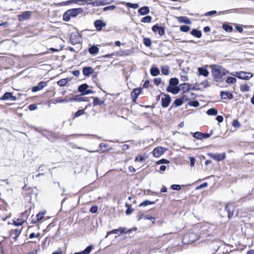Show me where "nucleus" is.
Listing matches in <instances>:
<instances>
[{
    "mask_svg": "<svg viewBox=\"0 0 254 254\" xmlns=\"http://www.w3.org/2000/svg\"><path fill=\"white\" fill-rule=\"evenodd\" d=\"M211 68L214 80L217 82H223L224 79V76L229 73L227 69L218 65H212Z\"/></svg>",
    "mask_w": 254,
    "mask_h": 254,
    "instance_id": "f257e3e1",
    "label": "nucleus"
},
{
    "mask_svg": "<svg viewBox=\"0 0 254 254\" xmlns=\"http://www.w3.org/2000/svg\"><path fill=\"white\" fill-rule=\"evenodd\" d=\"M82 12L83 9L81 7L68 9L64 13L63 19L65 21H69L71 18L75 17Z\"/></svg>",
    "mask_w": 254,
    "mask_h": 254,
    "instance_id": "f03ea898",
    "label": "nucleus"
},
{
    "mask_svg": "<svg viewBox=\"0 0 254 254\" xmlns=\"http://www.w3.org/2000/svg\"><path fill=\"white\" fill-rule=\"evenodd\" d=\"M163 96L161 98V103L162 108H167L171 102V98L169 94L161 93Z\"/></svg>",
    "mask_w": 254,
    "mask_h": 254,
    "instance_id": "7ed1b4c3",
    "label": "nucleus"
},
{
    "mask_svg": "<svg viewBox=\"0 0 254 254\" xmlns=\"http://www.w3.org/2000/svg\"><path fill=\"white\" fill-rule=\"evenodd\" d=\"M22 229L23 227L11 229L9 231V237L12 239L16 240L21 233Z\"/></svg>",
    "mask_w": 254,
    "mask_h": 254,
    "instance_id": "20e7f679",
    "label": "nucleus"
},
{
    "mask_svg": "<svg viewBox=\"0 0 254 254\" xmlns=\"http://www.w3.org/2000/svg\"><path fill=\"white\" fill-rule=\"evenodd\" d=\"M234 75L237 76L239 79L249 80L253 77V74L251 72H248L246 71H239L236 72Z\"/></svg>",
    "mask_w": 254,
    "mask_h": 254,
    "instance_id": "39448f33",
    "label": "nucleus"
},
{
    "mask_svg": "<svg viewBox=\"0 0 254 254\" xmlns=\"http://www.w3.org/2000/svg\"><path fill=\"white\" fill-rule=\"evenodd\" d=\"M207 155L211 159L216 161H222L226 158V153L213 154L212 153H208Z\"/></svg>",
    "mask_w": 254,
    "mask_h": 254,
    "instance_id": "423d86ee",
    "label": "nucleus"
},
{
    "mask_svg": "<svg viewBox=\"0 0 254 254\" xmlns=\"http://www.w3.org/2000/svg\"><path fill=\"white\" fill-rule=\"evenodd\" d=\"M45 213L42 211L39 212L35 217L34 218H32L31 220V224H37L39 225V223L42 220L45 216ZM40 228V226H38V229Z\"/></svg>",
    "mask_w": 254,
    "mask_h": 254,
    "instance_id": "0eeeda50",
    "label": "nucleus"
},
{
    "mask_svg": "<svg viewBox=\"0 0 254 254\" xmlns=\"http://www.w3.org/2000/svg\"><path fill=\"white\" fill-rule=\"evenodd\" d=\"M32 14V12L30 11H26L22 12L21 14L18 15V19L19 21H23L29 19Z\"/></svg>",
    "mask_w": 254,
    "mask_h": 254,
    "instance_id": "6e6552de",
    "label": "nucleus"
},
{
    "mask_svg": "<svg viewBox=\"0 0 254 254\" xmlns=\"http://www.w3.org/2000/svg\"><path fill=\"white\" fill-rule=\"evenodd\" d=\"M48 81H40V82L38 83L37 85L34 86L31 88L32 92H36L40 90H41L48 85Z\"/></svg>",
    "mask_w": 254,
    "mask_h": 254,
    "instance_id": "1a4fd4ad",
    "label": "nucleus"
},
{
    "mask_svg": "<svg viewBox=\"0 0 254 254\" xmlns=\"http://www.w3.org/2000/svg\"><path fill=\"white\" fill-rule=\"evenodd\" d=\"M142 89L141 88H136L133 89L130 94V97L132 101L134 103L136 102L139 95L141 93Z\"/></svg>",
    "mask_w": 254,
    "mask_h": 254,
    "instance_id": "9d476101",
    "label": "nucleus"
},
{
    "mask_svg": "<svg viewBox=\"0 0 254 254\" xmlns=\"http://www.w3.org/2000/svg\"><path fill=\"white\" fill-rule=\"evenodd\" d=\"M152 30L154 32H158L160 36H163L165 33V27L159 26L157 24L154 25L152 27Z\"/></svg>",
    "mask_w": 254,
    "mask_h": 254,
    "instance_id": "9b49d317",
    "label": "nucleus"
},
{
    "mask_svg": "<svg viewBox=\"0 0 254 254\" xmlns=\"http://www.w3.org/2000/svg\"><path fill=\"white\" fill-rule=\"evenodd\" d=\"M81 36L78 34H72L70 37V41L72 45H76L80 42Z\"/></svg>",
    "mask_w": 254,
    "mask_h": 254,
    "instance_id": "f8f14e48",
    "label": "nucleus"
},
{
    "mask_svg": "<svg viewBox=\"0 0 254 254\" xmlns=\"http://www.w3.org/2000/svg\"><path fill=\"white\" fill-rule=\"evenodd\" d=\"M225 209L228 212V217L229 219L232 218L234 210V206L231 204H227L225 205Z\"/></svg>",
    "mask_w": 254,
    "mask_h": 254,
    "instance_id": "ddd939ff",
    "label": "nucleus"
},
{
    "mask_svg": "<svg viewBox=\"0 0 254 254\" xmlns=\"http://www.w3.org/2000/svg\"><path fill=\"white\" fill-rule=\"evenodd\" d=\"M0 99L1 100H11L12 101H15L16 97L13 96L12 93L6 92L0 98Z\"/></svg>",
    "mask_w": 254,
    "mask_h": 254,
    "instance_id": "4468645a",
    "label": "nucleus"
},
{
    "mask_svg": "<svg viewBox=\"0 0 254 254\" xmlns=\"http://www.w3.org/2000/svg\"><path fill=\"white\" fill-rule=\"evenodd\" d=\"M94 25L97 31H101L103 27L106 26V23L102 20H96L94 22Z\"/></svg>",
    "mask_w": 254,
    "mask_h": 254,
    "instance_id": "2eb2a0df",
    "label": "nucleus"
},
{
    "mask_svg": "<svg viewBox=\"0 0 254 254\" xmlns=\"http://www.w3.org/2000/svg\"><path fill=\"white\" fill-rule=\"evenodd\" d=\"M94 72V69L91 66H85L83 68V74L86 77L90 76Z\"/></svg>",
    "mask_w": 254,
    "mask_h": 254,
    "instance_id": "dca6fc26",
    "label": "nucleus"
},
{
    "mask_svg": "<svg viewBox=\"0 0 254 254\" xmlns=\"http://www.w3.org/2000/svg\"><path fill=\"white\" fill-rule=\"evenodd\" d=\"M31 209V208H29V209L25 210L23 212H21L19 218H20L25 223L27 221L28 216L30 213Z\"/></svg>",
    "mask_w": 254,
    "mask_h": 254,
    "instance_id": "f3484780",
    "label": "nucleus"
},
{
    "mask_svg": "<svg viewBox=\"0 0 254 254\" xmlns=\"http://www.w3.org/2000/svg\"><path fill=\"white\" fill-rule=\"evenodd\" d=\"M180 90L181 89L179 86H173L170 85H168L166 88L167 92L173 94H177L180 92Z\"/></svg>",
    "mask_w": 254,
    "mask_h": 254,
    "instance_id": "a211bd4d",
    "label": "nucleus"
},
{
    "mask_svg": "<svg viewBox=\"0 0 254 254\" xmlns=\"http://www.w3.org/2000/svg\"><path fill=\"white\" fill-rule=\"evenodd\" d=\"M163 153V148L160 146L155 148L152 151V154L155 157H159Z\"/></svg>",
    "mask_w": 254,
    "mask_h": 254,
    "instance_id": "6ab92c4d",
    "label": "nucleus"
},
{
    "mask_svg": "<svg viewBox=\"0 0 254 254\" xmlns=\"http://www.w3.org/2000/svg\"><path fill=\"white\" fill-rule=\"evenodd\" d=\"M220 95L222 99H229L231 100L233 98V95L229 91H221Z\"/></svg>",
    "mask_w": 254,
    "mask_h": 254,
    "instance_id": "aec40b11",
    "label": "nucleus"
},
{
    "mask_svg": "<svg viewBox=\"0 0 254 254\" xmlns=\"http://www.w3.org/2000/svg\"><path fill=\"white\" fill-rule=\"evenodd\" d=\"M184 101L182 100L181 98H177L172 103L171 106L170 107V109L180 106L182 105Z\"/></svg>",
    "mask_w": 254,
    "mask_h": 254,
    "instance_id": "412c9836",
    "label": "nucleus"
},
{
    "mask_svg": "<svg viewBox=\"0 0 254 254\" xmlns=\"http://www.w3.org/2000/svg\"><path fill=\"white\" fill-rule=\"evenodd\" d=\"M89 1V0H70L66 1L65 3L66 4H69L72 3L78 4L79 5H83L87 4V2Z\"/></svg>",
    "mask_w": 254,
    "mask_h": 254,
    "instance_id": "4be33fe9",
    "label": "nucleus"
},
{
    "mask_svg": "<svg viewBox=\"0 0 254 254\" xmlns=\"http://www.w3.org/2000/svg\"><path fill=\"white\" fill-rule=\"evenodd\" d=\"M25 222L20 218H14L12 220V225L17 227H22Z\"/></svg>",
    "mask_w": 254,
    "mask_h": 254,
    "instance_id": "5701e85b",
    "label": "nucleus"
},
{
    "mask_svg": "<svg viewBox=\"0 0 254 254\" xmlns=\"http://www.w3.org/2000/svg\"><path fill=\"white\" fill-rule=\"evenodd\" d=\"M191 85L188 83H184L180 85V89L181 88L183 91V93L189 92V91L191 88Z\"/></svg>",
    "mask_w": 254,
    "mask_h": 254,
    "instance_id": "b1692460",
    "label": "nucleus"
},
{
    "mask_svg": "<svg viewBox=\"0 0 254 254\" xmlns=\"http://www.w3.org/2000/svg\"><path fill=\"white\" fill-rule=\"evenodd\" d=\"M119 232H120L121 234L124 233L126 232L125 229L124 228L120 227L118 229H113L112 231H108L107 233V236H106V237L113 234H118Z\"/></svg>",
    "mask_w": 254,
    "mask_h": 254,
    "instance_id": "393cba45",
    "label": "nucleus"
},
{
    "mask_svg": "<svg viewBox=\"0 0 254 254\" xmlns=\"http://www.w3.org/2000/svg\"><path fill=\"white\" fill-rule=\"evenodd\" d=\"M110 149L109 145L106 143H101L99 144V151L102 153L106 152Z\"/></svg>",
    "mask_w": 254,
    "mask_h": 254,
    "instance_id": "a878e982",
    "label": "nucleus"
},
{
    "mask_svg": "<svg viewBox=\"0 0 254 254\" xmlns=\"http://www.w3.org/2000/svg\"><path fill=\"white\" fill-rule=\"evenodd\" d=\"M93 248V246L89 245L84 250L79 252L75 253L74 254H89Z\"/></svg>",
    "mask_w": 254,
    "mask_h": 254,
    "instance_id": "bb28decb",
    "label": "nucleus"
},
{
    "mask_svg": "<svg viewBox=\"0 0 254 254\" xmlns=\"http://www.w3.org/2000/svg\"><path fill=\"white\" fill-rule=\"evenodd\" d=\"M10 217V213H7L6 211H1L0 212V222L5 221L7 219Z\"/></svg>",
    "mask_w": 254,
    "mask_h": 254,
    "instance_id": "cd10ccee",
    "label": "nucleus"
},
{
    "mask_svg": "<svg viewBox=\"0 0 254 254\" xmlns=\"http://www.w3.org/2000/svg\"><path fill=\"white\" fill-rule=\"evenodd\" d=\"M193 95V93L192 92L183 93L181 97V99L183 101H184V103L185 102L190 100L191 98L190 95L192 96Z\"/></svg>",
    "mask_w": 254,
    "mask_h": 254,
    "instance_id": "c85d7f7f",
    "label": "nucleus"
},
{
    "mask_svg": "<svg viewBox=\"0 0 254 254\" xmlns=\"http://www.w3.org/2000/svg\"><path fill=\"white\" fill-rule=\"evenodd\" d=\"M138 12L141 15L147 14L149 12V8L148 6H143L138 9Z\"/></svg>",
    "mask_w": 254,
    "mask_h": 254,
    "instance_id": "c756f323",
    "label": "nucleus"
},
{
    "mask_svg": "<svg viewBox=\"0 0 254 254\" xmlns=\"http://www.w3.org/2000/svg\"><path fill=\"white\" fill-rule=\"evenodd\" d=\"M90 106V105L88 104L87 106H86L84 109H80L78 110L75 114L74 115L73 117V119H75L76 118H77L83 114H85V110L87 109V108Z\"/></svg>",
    "mask_w": 254,
    "mask_h": 254,
    "instance_id": "7c9ffc66",
    "label": "nucleus"
},
{
    "mask_svg": "<svg viewBox=\"0 0 254 254\" xmlns=\"http://www.w3.org/2000/svg\"><path fill=\"white\" fill-rule=\"evenodd\" d=\"M198 72L200 75L205 77H207L209 75V72L206 68L199 67L198 68Z\"/></svg>",
    "mask_w": 254,
    "mask_h": 254,
    "instance_id": "2f4dec72",
    "label": "nucleus"
},
{
    "mask_svg": "<svg viewBox=\"0 0 254 254\" xmlns=\"http://www.w3.org/2000/svg\"><path fill=\"white\" fill-rule=\"evenodd\" d=\"M99 51V48L96 46L94 45L92 46L88 49L89 53L91 55H96L98 54Z\"/></svg>",
    "mask_w": 254,
    "mask_h": 254,
    "instance_id": "473e14b6",
    "label": "nucleus"
},
{
    "mask_svg": "<svg viewBox=\"0 0 254 254\" xmlns=\"http://www.w3.org/2000/svg\"><path fill=\"white\" fill-rule=\"evenodd\" d=\"M8 206L6 202L0 198V210L7 212Z\"/></svg>",
    "mask_w": 254,
    "mask_h": 254,
    "instance_id": "72a5a7b5",
    "label": "nucleus"
},
{
    "mask_svg": "<svg viewBox=\"0 0 254 254\" xmlns=\"http://www.w3.org/2000/svg\"><path fill=\"white\" fill-rule=\"evenodd\" d=\"M69 81L68 78H62L57 81V84L60 86L63 87L65 86Z\"/></svg>",
    "mask_w": 254,
    "mask_h": 254,
    "instance_id": "f704fd0d",
    "label": "nucleus"
},
{
    "mask_svg": "<svg viewBox=\"0 0 254 254\" xmlns=\"http://www.w3.org/2000/svg\"><path fill=\"white\" fill-rule=\"evenodd\" d=\"M109 2L107 1V0H95L94 3H93L95 6H101L104 5L109 4Z\"/></svg>",
    "mask_w": 254,
    "mask_h": 254,
    "instance_id": "c9c22d12",
    "label": "nucleus"
},
{
    "mask_svg": "<svg viewBox=\"0 0 254 254\" xmlns=\"http://www.w3.org/2000/svg\"><path fill=\"white\" fill-rule=\"evenodd\" d=\"M105 101L100 100L99 98L97 97L94 98L93 99V105L94 106H98V105H103L104 104Z\"/></svg>",
    "mask_w": 254,
    "mask_h": 254,
    "instance_id": "e433bc0d",
    "label": "nucleus"
},
{
    "mask_svg": "<svg viewBox=\"0 0 254 254\" xmlns=\"http://www.w3.org/2000/svg\"><path fill=\"white\" fill-rule=\"evenodd\" d=\"M178 20L180 23L190 24V21L189 18L186 16H180L178 17Z\"/></svg>",
    "mask_w": 254,
    "mask_h": 254,
    "instance_id": "4c0bfd02",
    "label": "nucleus"
},
{
    "mask_svg": "<svg viewBox=\"0 0 254 254\" xmlns=\"http://www.w3.org/2000/svg\"><path fill=\"white\" fill-rule=\"evenodd\" d=\"M150 74L153 76H156L160 74L159 69L156 67H152L150 68Z\"/></svg>",
    "mask_w": 254,
    "mask_h": 254,
    "instance_id": "58836bf2",
    "label": "nucleus"
},
{
    "mask_svg": "<svg viewBox=\"0 0 254 254\" xmlns=\"http://www.w3.org/2000/svg\"><path fill=\"white\" fill-rule=\"evenodd\" d=\"M190 34L194 37H195L198 38H200L202 36V33H201V31L197 30V29H193L190 32Z\"/></svg>",
    "mask_w": 254,
    "mask_h": 254,
    "instance_id": "ea45409f",
    "label": "nucleus"
},
{
    "mask_svg": "<svg viewBox=\"0 0 254 254\" xmlns=\"http://www.w3.org/2000/svg\"><path fill=\"white\" fill-rule=\"evenodd\" d=\"M162 73L164 75H167L169 74V67L168 65H163L161 67Z\"/></svg>",
    "mask_w": 254,
    "mask_h": 254,
    "instance_id": "a19ab883",
    "label": "nucleus"
},
{
    "mask_svg": "<svg viewBox=\"0 0 254 254\" xmlns=\"http://www.w3.org/2000/svg\"><path fill=\"white\" fill-rule=\"evenodd\" d=\"M179 84V80L176 77L171 78L169 80V85L173 86H177Z\"/></svg>",
    "mask_w": 254,
    "mask_h": 254,
    "instance_id": "79ce46f5",
    "label": "nucleus"
},
{
    "mask_svg": "<svg viewBox=\"0 0 254 254\" xmlns=\"http://www.w3.org/2000/svg\"><path fill=\"white\" fill-rule=\"evenodd\" d=\"M206 113L209 116H215L218 113V111L215 108H210L206 111Z\"/></svg>",
    "mask_w": 254,
    "mask_h": 254,
    "instance_id": "37998d69",
    "label": "nucleus"
},
{
    "mask_svg": "<svg viewBox=\"0 0 254 254\" xmlns=\"http://www.w3.org/2000/svg\"><path fill=\"white\" fill-rule=\"evenodd\" d=\"M222 28L226 32H231L233 31L232 26L228 24H223Z\"/></svg>",
    "mask_w": 254,
    "mask_h": 254,
    "instance_id": "c03bdc74",
    "label": "nucleus"
},
{
    "mask_svg": "<svg viewBox=\"0 0 254 254\" xmlns=\"http://www.w3.org/2000/svg\"><path fill=\"white\" fill-rule=\"evenodd\" d=\"M126 207L127 208L126 211V214L127 215L130 214L133 211V209L131 208V205L128 203H126Z\"/></svg>",
    "mask_w": 254,
    "mask_h": 254,
    "instance_id": "a18cd8bd",
    "label": "nucleus"
},
{
    "mask_svg": "<svg viewBox=\"0 0 254 254\" xmlns=\"http://www.w3.org/2000/svg\"><path fill=\"white\" fill-rule=\"evenodd\" d=\"M226 82L229 84H234L237 82V79L235 77L228 76L227 78Z\"/></svg>",
    "mask_w": 254,
    "mask_h": 254,
    "instance_id": "49530a36",
    "label": "nucleus"
},
{
    "mask_svg": "<svg viewBox=\"0 0 254 254\" xmlns=\"http://www.w3.org/2000/svg\"><path fill=\"white\" fill-rule=\"evenodd\" d=\"M152 20V17L150 15L146 16L141 19V22L143 23H150Z\"/></svg>",
    "mask_w": 254,
    "mask_h": 254,
    "instance_id": "de8ad7c7",
    "label": "nucleus"
},
{
    "mask_svg": "<svg viewBox=\"0 0 254 254\" xmlns=\"http://www.w3.org/2000/svg\"><path fill=\"white\" fill-rule=\"evenodd\" d=\"M143 43L146 47H150L151 45V40L149 38H144L143 40Z\"/></svg>",
    "mask_w": 254,
    "mask_h": 254,
    "instance_id": "09e8293b",
    "label": "nucleus"
},
{
    "mask_svg": "<svg viewBox=\"0 0 254 254\" xmlns=\"http://www.w3.org/2000/svg\"><path fill=\"white\" fill-rule=\"evenodd\" d=\"M240 90L242 92H248L250 90V86L247 84H244L241 85Z\"/></svg>",
    "mask_w": 254,
    "mask_h": 254,
    "instance_id": "8fccbe9b",
    "label": "nucleus"
},
{
    "mask_svg": "<svg viewBox=\"0 0 254 254\" xmlns=\"http://www.w3.org/2000/svg\"><path fill=\"white\" fill-rule=\"evenodd\" d=\"M88 85L86 84H83L79 86L78 90L80 92H83L86 91Z\"/></svg>",
    "mask_w": 254,
    "mask_h": 254,
    "instance_id": "3c124183",
    "label": "nucleus"
},
{
    "mask_svg": "<svg viewBox=\"0 0 254 254\" xmlns=\"http://www.w3.org/2000/svg\"><path fill=\"white\" fill-rule=\"evenodd\" d=\"M193 136L197 139L202 140V133L197 131L193 133Z\"/></svg>",
    "mask_w": 254,
    "mask_h": 254,
    "instance_id": "603ef678",
    "label": "nucleus"
},
{
    "mask_svg": "<svg viewBox=\"0 0 254 254\" xmlns=\"http://www.w3.org/2000/svg\"><path fill=\"white\" fill-rule=\"evenodd\" d=\"M41 233H37V234H35L34 233H32L29 235V238L30 239H33L34 238H37L39 240H40Z\"/></svg>",
    "mask_w": 254,
    "mask_h": 254,
    "instance_id": "864d4df0",
    "label": "nucleus"
},
{
    "mask_svg": "<svg viewBox=\"0 0 254 254\" xmlns=\"http://www.w3.org/2000/svg\"><path fill=\"white\" fill-rule=\"evenodd\" d=\"M188 105L190 106L197 107L199 105V103L197 101H190L188 103Z\"/></svg>",
    "mask_w": 254,
    "mask_h": 254,
    "instance_id": "5fc2aeb1",
    "label": "nucleus"
},
{
    "mask_svg": "<svg viewBox=\"0 0 254 254\" xmlns=\"http://www.w3.org/2000/svg\"><path fill=\"white\" fill-rule=\"evenodd\" d=\"M126 5L130 8L136 9L138 7L139 5L138 3H131L130 2H127Z\"/></svg>",
    "mask_w": 254,
    "mask_h": 254,
    "instance_id": "6e6d98bb",
    "label": "nucleus"
},
{
    "mask_svg": "<svg viewBox=\"0 0 254 254\" xmlns=\"http://www.w3.org/2000/svg\"><path fill=\"white\" fill-rule=\"evenodd\" d=\"M180 30L184 32H187L190 30V28L187 25H182L180 27Z\"/></svg>",
    "mask_w": 254,
    "mask_h": 254,
    "instance_id": "4d7b16f0",
    "label": "nucleus"
},
{
    "mask_svg": "<svg viewBox=\"0 0 254 254\" xmlns=\"http://www.w3.org/2000/svg\"><path fill=\"white\" fill-rule=\"evenodd\" d=\"M144 160V157L141 155L139 154L137 156L135 157V162H142Z\"/></svg>",
    "mask_w": 254,
    "mask_h": 254,
    "instance_id": "13d9d810",
    "label": "nucleus"
},
{
    "mask_svg": "<svg viewBox=\"0 0 254 254\" xmlns=\"http://www.w3.org/2000/svg\"><path fill=\"white\" fill-rule=\"evenodd\" d=\"M232 126L236 128H239L241 127V124L238 120H234L232 123Z\"/></svg>",
    "mask_w": 254,
    "mask_h": 254,
    "instance_id": "bf43d9fd",
    "label": "nucleus"
},
{
    "mask_svg": "<svg viewBox=\"0 0 254 254\" xmlns=\"http://www.w3.org/2000/svg\"><path fill=\"white\" fill-rule=\"evenodd\" d=\"M153 203V202H151V201L146 200L144 201L142 203H141L140 204V206H146L147 205L151 204Z\"/></svg>",
    "mask_w": 254,
    "mask_h": 254,
    "instance_id": "052dcab7",
    "label": "nucleus"
},
{
    "mask_svg": "<svg viewBox=\"0 0 254 254\" xmlns=\"http://www.w3.org/2000/svg\"><path fill=\"white\" fill-rule=\"evenodd\" d=\"M171 188L172 189L176 190H179L181 189V186L179 185H172Z\"/></svg>",
    "mask_w": 254,
    "mask_h": 254,
    "instance_id": "680f3d73",
    "label": "nucleus"
},
{
    "mask_svg": "<svg viewBox=\"0 0 254 254\" xmlns=\"http://www.w3.org/2000/svg\"><path fill=\"white\" fill-rule=\"evenodd\" d=\"M98 208L97 206L94 205L91 207L90 211L92 213H95L98 211Z\"/></svg>",
    "mask_w": 254,
    "mask_h": 254,
    "instance_id": "e2e57ef3",
    "label": "nucleus"
},
{
    "mask_svg": "<svg viewBox=\"0 0 254 254\" xmlns=\"http://www.w3.org/2000/svg\"><path fill=\"white\" fill-rule=\"evenodd\" d=\"M116 8V6L114 5H110L107 7H105L103 8L104 11H107L108 10H114Z\"/></svg>",
    "mask_w": 254,
    "mask_h": 254,
    "instance_id": "0e129e2a",
    "label": "nucleus"
},
{
    "mask_svg": "<svg viewBox=\"0 0 254 254\" xmlns=\"http://www.w3.org/2000/svg\"><path fill=\"white\" fill-rule=\"evenodd\" d=\"M169 163V161H168V160L165 159H162L157 162V164H163V163L167 164V163Z\"/></svg>",
    "mask_w": 254,
    "mask_h": 254,
    "instance_id": "69168bd1",
    "label": "nucleus"
},
{
    "mask_svg": "<svg viewBox=\"0 0 254 254\" xmlns=\"http://www.w3.org/2000/svg\"><path fill=\"white\" fill-rule=\"evenodd\" d=\"M161 78H156L154 79V84L158 86L161 83Z\"/></svg>",
    "mask_w": 254,
    "mask_h": 254,
    "instance_id": "338daca9",
    "label": "nucleus"
},
{
    "mask_svg": "<svg viewBox=\"0 0 254 254\" xmlns=\"http://www.w3.org/2000/svg\"><path fill=\"white\" fill-rule=\"evenodd\" d=\"M37 108L36 104H31L28 106V109L30 111H34Z\"/></svg>",
    "mask_w": 254,
    "mask_h": 254,
    "instance_id": "774afa93",
    "label": "nucleus"
}]
</instances>
